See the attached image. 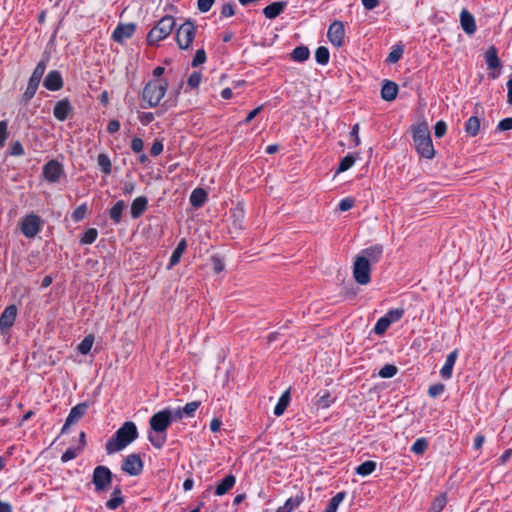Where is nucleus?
<instances>
[{"label": "nucleus", "mask_w": 512, "mask_h": 512, "mask_svg": "<svg viewBox=\"0 0 512 512\" xmlns=\"http://www.w3.org/2000/svg\"><path fill=\"white\" fill-rule=\"evenodd\" d=\"M174 418V413L170 409H164L154 414L149 421L151 431L149 433V441L151 444L160 449L166 442V430L170 426Z\"/></svg>", "instance_id": "obj_1"}, {"label": "nucleus", "mask_w": 512, "mask_h": 512, "mask_svg": "<svg viewBox=\"0 0 512 512\" xmlns=\"http://www.w3.org/2000/svg\"><path fill=\"white\" fill-rule=\"evenodd\" d=\"M138 437L137 427L133 422H125L108 440L106 451L108 454L115 453L124 449Z\"/></svg>", "instance_id": "obj_2"}, {"label": "nucleus", "mask_w": 512, "mask_h": 512, "mask_svg": "<svg viewBox=\"0 0 512 512\" xmlns=\"http://www.w3.org/2000/svg\"><path fill=\"white\" fill-rule=\"evenodd\" d=\"M413 142L417 152L424 158L432 159L435 150L430 137L428 125L425 122L419 123L412 127Z\"/></svg>", "instance_id": "obj_3"}, {"label": "nucleus", "mask_w": 512, "mask_h": 512, "mask_svg": "<svg viewBox=\"0 0 512 512\" xmlns=\"http://www.w3.org/2000/svg\"><path fill=\"white\" fill-rule=\"evenodd\" d=\"M194 32V23L189 20L175 19L173 16H164L154 26L151 32Z\"/></svg>", "instance_id": "obj_4"}, {"label": "nucleus", "mask_w": 512, "mask_h": 512, "mask_svg": "<svg viewBox=\"0 0 512 512\" xmlns=\"http://www.w3.org/2000/svg\"><path fill=\"white\" fill-rule=\"evenodd\" d=\"M167 87L168 84L166 81L155 80L149 82L144 88L143 100L146 101L150 107L158 105L164 97Z\"/></svg>", "instance_id": "obj_5"}, {"label": "nucleus", "mask_w": 512, "mask_h": 512, "mask_svg": "<svg viewBox=\"0 0 512 512\" xmlns=\"http://www.w3.org/2000/svg\"><path fill=\"white\" fill-rule=\"evenodd\" d=\"M371 264L365 257H356L353 265V277L360 285H366L370 282Z\"/></svg>", "instance_id": "obj_6"}, {"label": "nucleus", "mask_w": 512, "mask_h": 512, "mask_svg": "<svg viewBox=\"0 0 512 512\" xmlns=\"http://www.w3.org/2000/svg\"><path fill=\"white\" fill-rule=\"evenodd\" d=\"M112 481V473L105 466H97L93 471L92 482L96 492L106 491Z\"/></svg>", "instance_id": "obj_7"}, {"label": "nucleus", "mask_w": 512, "mask_h": 512, "mask_svg": "<svg viewBox=\"0 0 512 512\" xmlns=\"http://www.w3.org/2000/svg\"><path fill=\"white\" fill-rule=\"evenodd\" d=\"M42 226L41 218L36 214H28L21 221V231L27 238L35 237Z\"/></svg>", "instance_id": "obj_8"}, {"label": "nucleus", "mask_w": 512, "mask_h": 512, "mask_svg": "<svg viewBox=\"0 0 512 512\" xmlns=\"http://www.w3.org/2000/svg\"><path fill=\"white\" fill-rule=\"evenodd\" d=\"M42 174L48 182L56 183L64 174L63 166L56 160H50L43 166Z\"/></svg>", "instance_id": "obj_9"}, {"label": "nucleus", "mask_w": 512, "mask_h": 512, "mask_svg": "<svg viewBox=\"0 0 512 512\" xmlns=\"http://www.w3.org/2000/svg\"><path fill=\"white\" fill-rule=\"evenodd\" d=\"M17 316V308L15 305H9L5 308L0 316V330L2 333L9 330L16 319Z\"/></svg>", "instance_id": "obj_10"}, {"label": "nucleus", "mask_w": 512, "mask_h": 512, "mask_svg": "<svg viewBox=\"0 0 512 512\" xmlns=\"http://www.w3.org/2000/svg\"><path fill=\"white\" fill-rule=\"evenodd\" d=\"M88 409V405L86 403H80L74 406L66 418L65 424L62 428V433H64L67 428L75 423H77L86 413Z\"/></svg>", "instance_id": "obj_11"}, {"label": "nucleus", "mask_w": 512, "mask_h": 512, "mask_svg": "<svg viewBox=\"0 0 512 512\" xmlns=\"http://www.w3.org/2000/svg\"><path fill=\"white\" fill-rule=\"evenodd\" d=\"M142 461L138 455L131 454L123 462L122 469L130 475H138L142 471Z\"/></svg>", "instance_id": "obj_12"}, {"label": "nucleus", "mask_w": 512, "mask_h": 512, "mask_svg": "<svg viewBox=\"0 0 512 512\" xmlns=\"http://www.w3.org/2000/svg\"><path fill=\"white\" fill-rule=\"evenodd\" d=\"M71 105L67 99L58 101L53 109L54 117L59 121H65L71 113Z\"/></svg>", "instance_id": "obj_13"}, {"label": "nucleus", "mask_w": 512, "mask_h": 512, "mask_svg": "<svg viewBox=\"0 0 512 512\" xmlns=\"http://www.w3.org/2000/svg\"><path fill=\"white\" fill-rule=\"evenodd\" d=\"M44 86L51 91L60 90L63 86V81L60 73L56 70L50 71L44 79Z\"/></svg>", "instance_id": "obj_14"}, {"label": "nucleus", "mask_w": 512, "mask_h": 512, "mask_svg": "<svg viewBox=\"0 0 512 512\" xmlns=\"http://www.w3.org/2000/svg\"><path fill=\"white\" fill-rule=\"evenodd\" d=\"M457 356H458V353L456 350L452 351L451 353H449L447 355L445 364L440 370V374L444 379L451 378L453 367L456 362Z\"/></svg>", "instance_id": "obj_15"}, {"label": "nucleus", "mask_w": 512, "mask_h": 512, "mask_svg": "<svg viewBox=\"0 0 512 512\" xmlns=\"http://www.w3.org/2000/svg\"><path fill=\"white\" fill-rule=\"evenodd\" d=\"M398 93V86L396 83L391 81H386L381 89V97L385 101H392L396 98Z\"/></svg>", "instance_id": "obj_16"}, {"label": "nucleus", "mask_w": 512, "mask_h": 512, "mask_svg": "<svg viewBox=\"0 0 512 512\" xmlns=\"http://www.w3.org/2000/svg\"><path fill=\"white\" fill-rule=\"evenodd\" d=\"M147 199L143 196L137 197L131 204V216L136 219L140 217L147 208Z\"/></svg>", "instance_id": "obj_17"}, {"label": "nucleus", "mask_w": 512, "mask_h": 512, "mask_svg": "<svg viewBox=\"0 0 512 512\" xmlns=\"http://www.w3.org/2000/svg\"><path fill=\"white\" fill-rule=\"evenodd\" d=\"M382 247L381 246H373L367 249H364L357 257H365L366 261H368L370 264L376 263L381 254H382Z\"/></svg>", "instance_id": "obj_18"}, {"label": "nucleus", "mask_w": 512, "mask_h": 512, "mask_svg": "<svg viewBox=\"0 0 512 512\" xmlns=\"http://www.w3.org/2000/svg\"><path fill=\"white\" fill-rule=\"evenodd\" d=\"M285 7V2H273L264 8L263 13L267 18L274 19L284 11Z\"/></svg>", "instance_id": "obj_19"}, {"label": "nucleus", "mask_w": 512, "mask_h": 512, "mask_svg": "<svg viewBox=\"0 0 512 512\" xmlns=\"http://www.w3.org/2000/svg\"><path fill=\"white\" fill-rule=\"evenodd\" d=\"M236 479L233 475H227L216 487L215 494L222 496L226 494L235 485Z\"/></svg>", "instance_id": "obj_20"}, {"label": "nucleus", "mask_w": 512, "mask_h": 512, "mask_svg": "<svg viewBox=\"0 0 512 512\" xmlns=\"http://www.w3.org/2000/svg\"><path fill=\"white\" fill-rule=\"evenodd\" d=\"M460 23L465 32H474L476 29L474 17L467 10L461 12Z\"/></svg>", "instance_id": "obj_21"}, {"label": "nucleus", "mask_w": 512, "mask_h": 512, "mask_svg": "<svg viewBox=\"0 0 512 512\" xmlns=\"http://www.w3.org/2000/svg\"><path fill=\"white\" fill-rule=\"evenodd\" d=\"M485 61L487 63V66L489 69H498L501 66V62L497 55V50L495 47L491 46L489 49L485 52Z\"/></svg>", "instance_id": "obj_22"}, {"label": "nucleus", "mask_w": 512, "mask_h": 512, "mask_svg": "<svg viewBox=\"0 0 512 512\" xmlns=\"http://www.w3.org/2000/svg\"><path fill=\"white\" fill-rule=\"evenodd\" d=\"M481 128V121L476 116H471L465 123V132L468 136L475 137Z\"/></svg>", "instance_id": "obj_23"}, {"label": "nucleus", "mask_w": 512, "mask_h": 512, "mask_svg": "<svg viewBox=\"0 0 512 512\" xmlns=\"http://www.w3.org/2000/svg\"><path fill=\"white\" fill-rule=\"evenodd\" d=\"M207 200V193L201 188H196L190 195V203L195 208H200Z\"/></svg>", "instance_id": "obj_24"}, {"label": "nucleus", "mask_w": 512, "mask_h": 512, "mask_svg": "<svg viewBox=\"0 0 512 512\" xmlns=\"http://www.w3.org/2000/svg\"><path fill=\"white\" fill-rule=\"evenodd\" d=\"M303 501V496L302 495H296L295 497H291L289 499L286 500V502L284 503V505L280 506L276 512H292L293 510H295L296 508L299 507V505L302 503Z\"/></svg>", "instance_id": "obj_25"}, {"label": "nucleus", "mask_w": 512, "mask_h": 512, "mask_svg": "<svg viewBox=\"0 0 512 512\" xmlns=\"http://www.w3.org/2000/svg\"><path fill=\"white\" fill-rule=\"evenodd\" d=\"M186 247H187V242L185 239H182L178 243L176 249L173 251V253L171 255L169 266H168L169 269L179 263L182 254L186 250Z\"/></svg>", "instance_id": "obj_26"}, {"label": "nucleus", "mask_w": 512, "mask_h": 512, "mask_svg": "<svg viewBox=\"0 0 512 512\" xmlns=\"http://www.w3.org/2000/svg\"><path fill=\"white\" fill-rule=\"evenodd\" d=\"M198 407H199V402H197V401L187 403L182 409L173 411L174 418H182L184 415L190 417L194 414V412L198 409Z\"/></svg>", "instance_id": "obj_27"}, {"label": "nucleus", "mask_w": 512, "mask_h": 512, "mask_svg": "<svg viewBox=\"0 0 512 512\" xmlns=\"http://www.w3.org/2000/svg\"><path fill=\"white\" fill-rule=\"evenodd\" d=\"M289 402H290V392L287 390L279 398L278 403L276 404V406L274 408V414L276 416H281L284 413V411L286 410Z\"/></svg>", "instance_id": "obj_28"}, {"label": "nucleus", "mask_w": 512, "mask_h": 512, "mask_svg": "<svg viewBox=\"0 0 512 512\" xmlns=\"http://www.w3.org/2000/svg\"><path fill=\"white\" fill-rule=\"evenodd\" d=\"M310 56V51L306 46H298L291 52V58L296 62H304Z\"/></svg>", "instance_id": "obj_29"}, {"label": "nucleus", "mask_w": 512, "mask_h": 512, "mask_svg": "<svg viewBox=\"0 0 512 512\" xmlns=\"http://www.w3.org/2000/svg\"><path fill=\"white\" fill-rule=\"evenodd\" d=\"M124 499L121 495L120 489H115L111 495V498L107 501L106 506L108 509L115 510L121 506Z\"/></svg>", "instance_id": "obj_30"}, {"label": "nucleus", "mask_w": 512, "mask_h": 512, "mask_svg": "<svg viewBox=\"0 0 512 512\" xmlns=\"http://www.w3.org/2000/svg\"><path fill=\"white\" fill-rule=\"evenodd\" d=\"M39 83L40 81L38 79L30 77L27 88L23 94V98L25 101H29L33 98L38 89Z\"/></svg>", "instance_id": "obj_31"}, {"label": "nucleus", "mask_w": 512, "mask_h": 512, "mask_svg": "<svg viewBox=\"0 0 512 512\" xmlns=\"http://www.w3.org/2000/svg\"><path fill=\"white\" fill-rule=\"evenodd\" d=\"M126 205L124 201L120 200L118 201L110 210V218L115 222L119 223L121 221L123 210L125 209Z\"/></svg>", "instance_id": "obj_32"}, {"label": "nucleus", "mask_w": 512, "mask_h": 512, "mask_svg": "<svg viewBox=\"0 0 512 512\" xmlns=\"http://www.w3.org/2000/svg\"><path fill=\"white\" fill-rule=\"evenodd\" d=\"M357 159V155L348 154L346 155L340 162L339 167L337 169V173H342L350 169Z\"/></svg>", "instance_id": "obj_33"}, {"label": "nucleus", "mask_w": 512, "mask_h": 512, "mask_svg": "<svg viewBox=\"0 0 512 512\" xmlns=\"http://www.w3.org/2000/svg\"><path fill=\"white\" fill-rule=\"evenodd\" d=\"M315 60L320 65H326L329 62V51L326 47L320 46L315 51Z\"/></svg>", "instance_id": "obj_34"}, {"label": "nucleus", "mask_w": 512, "mask_h": 512, "mask_svg": "<svg viewBox=\"0 0 512 512\" xmlns=\"http://www.w3.org/2000/svg\"><path fill=\"white\" fill-rule=\"evenodd\" d=\"M93 343H94V336L93 335H87L78 345L77 349L78 351L83 354V355H86L87 353L90 352L92 346H93Z\"/></svg>", "instance_id": "obj_35"}, {"label": "nucleus", "mask_w": 512, "mask_h": 512, "mask_svg": "<svg viewBox=\"0 0 512 512\" xmlns=\"http://www.w3.org/2000/svg\"><path fill=\"white\" fill-rule=\"evenodd\" d=\"M375 468L376 463L374 461H365L356 468V472L361 476H367L374 472Z\"/></svg>", "instance_id": "obj_36"}, {"label": "nucleus", "mask_w": 512, "mask_h": 512, "mask_svg": "<svg viewBox=\"0 0 512 512\" xmlns=\"http://www.w3.org/2000/svg\"><path fill=\"white\" fill-rule=\"evenodd\" d=\"M345 498L344 492L337 493L329 502L325 512H336L339 505L342 503V501Z\"/></svg>", "instance_id": "obj_37"}, {"label": "nucleus", "mask_w": 512, "mask_h": 512, "mask_svg": "<svg viewBox=\"0 0 512 512\" xmlns=\"http://www.w3.org/2000/svg\"><path fill=\"white\" fill-rule=\"evenodd\" d=\"M193 35L194 34H176V41L179 48L187 49L193 42Z\"/></svg>", "instance_id": "obj_38"}, {"label": "nucleus", "mask_w": 512, "mask_h": 512, "mask_svg": "<svg viewBox=\"0 0 512 512\" xmlns=\"http://www.w3.org/2000/svg\"><path fill=\"white\" fill-rule=\"evenodd\" d=\"M97 163L105 174H109L111 172V161L106 154H99Z\"/></svg>", "instance_id": "obj_39"}, {"label": "nucleus", "mask_w": 512, "mask_h": 512, "mask_svg": "<svg viewBox=\"0 0 512 512\" xmlns=\"http://www.w3.org/2000/svg\"><path fill=\"white\" fill-rule=\"evenodd\" d=\"M446 502H447L446 496L444 494L439 495L433 501L431 508H430V512H441L443 510V508L445 507Z\"/></svg>", "instance_id": "obj_40"}, {"label": "nucleus", "mask_w": 512, "mask_h": 512, "mask_svg": "<svg viewBox=\"0 0 512 512\" xmlns=\"http://www.w3.org/2000/svg\"><path fill=\"white\" fill-rule=\"evenodd\" d=\"M332 402H333V399H332L330 393L328 391H325L323 393V395L319 396V398L317 399L316 405L318 406V408L326 409V408L330 407Z\"/></svg>", "instance_id": "obj_41"}, {"label": "nucleus", "mask_w": 512, "mask_h": 512, "mask_svg": "<svg viewBox=\"0 0 512 512\" xmlns=\"http://www.w3.org/2000/svg\"><path fill=\"white\" fill-rule=\"evenodd\" d=\"M403 54V47L400 45L394 46L387 57V61L390 63H396Z\"/></svg>", "instance_id": "obj_42"}, {"label": "nucleus", "mask_w": 512, "mask_h": 512, "mask_svg": "<svg viewBox=\"0 0 512 512\" xmlns=\"http://www.w3.org/2000/svg\"><path fill=\"white\" fill-rule=\"evenodd\" d=\"M98 236V232L94 228L88 229L81 238V243L83 244H92Z\"/></svg>", "instance_id": "obj_43"}, {"label": "nucleus", "mask_w": 512, "mask_h": 512, "mask_svg": "<svg viewBox=\"0 0 512 512\" xmlns=\"http://www.w3.org/2000/svg\"><path fill=\"white\" fill-rule=\"evenodd\" d=\"M391 324L389 323V320H387L384 316L381 317L375 327H374V332L378 335H382L390 326Z\"/></svg>", "instance_id": "obj_44"}, {"label": "nucleus", "mask_w": 512, "mask_h": 512, "mask_svg": "<svg viewBox=\"0 0 512 512\" xmlns=\"http://www.w3.org/2000/svg\"><path fill=\"white\" fill-rule=\"evenodd\" d=\"M404 314L403 309H392L387 312V314L384 316L387 320H389V323L392 324L402 318Z\"/></svg>", "instance_id": "obj_45"}, {"label": "nucleus", "mask_w": 512, "mask_h": 512, "mask_svg": "<svg viewBox=\"0 0 512 512\" xmlns=\"http://www.w3.org/2000/svg\"><path fill=\"white\" fill-rule=\"evenodd\" d=\"M396 373H397V368L395 366H393V365L387 364V365H384L380 369L379 376H381L382 378H391Z\"/></svg>", "instance_id": "obj_46"}, {"label": "nucleus", "mask_w": 512, "mask_h": 512, "mask_svg": "<svg viewBox=\"0 0 512 512\" xmlns=\"http://www.w3.org/2000/svg\"><path fill=\"white\" fill-rule=\"evenodd\" d=\"M427 448V441L423 438L417 439L411 447L415 454H422Z\"/></svg>", "instance_id": "obj_47"}, {"label": "nucleus", "mask_w": 512, "mask_h": 512, "mask_svg": "<svg viewBox=\"0 0 512 512\" xmlns=\"http://www.w3.org/2000/svg\"><path fill=\"white\" fill-rule=\"evenodd\" d=\"M444 390H445V386L441 383H437V384H434L429 387L428 394L430 397L436 398V397L440 396L441 394H443Z\"/></svg>", "instance_id": "obj_48"}, {"label": "nucleus", "mask_w": 512, "mask_h": 512, "mask_svg": "<svg viewBox=\"0 0 512 512\" xmlns=\"http://www.w3.org/2000/svg\"><path fill=\"white\" fill-rule=\"evenodd\" d=\"M79 453H80V448H69L63 453L61 460L64 463L68 462V461L76 458Z\"/></svg>", "instance_id": "obj_49"}, {"label": "nucleus", "mask_w": 512, "mask_h": 512, "mask_svg": "<svg viewBox=\"0 0 512 512\" xmlns=\"http://www.w3.org/2000/svg\"><path fill=\"white\" fill-rule=\"evenodd\" d=\"M45 69H46V63L44 60L40 61L38 63V65L36 66V68L34 69L31 77L32 78H35V79H38L39 81H41L42 77H43V74L45 72Z\"/></svg>", "instance_id": "obj_50"}, {"label": "nucleus", "mask_w": 512, "mask_h": 512, "mask_svg": "<svg viewBox=\"0 0 512 512\" xmlns=\"http://www.w3.org/2000/svg\"><path fill=\"white\" fill-rule=\"evenodd\" d=\"M355 204V200L353 198H344L340 201L338 207L342 212L350 210Z\"/></svg>", "instance_id": "obj_51"}, {"label": "nucleus", "mask_w": 512, "mask_h": 512, "mask_svg": "<svg viewBox=\"0 0 512 512\" xmlns=\"http://www.w3.org/2000/svg\"><path fill=\"white\" fill-rule=\"evenodd\" d=\"M359 129H360L359 124L356 123L355 125H353L352 130L350 132V137H351V139L353 141V145L355 147L359 146L360 142H361L360 137H359Z\"/></svg>", "instance_id": "obj_52"}, {"label": "nucleus", "mask_w": 512, "mask_h": 512, "mask_svg": "<svg viewBox=\"0 0 512 512\" xmlns=\"http://www.w3.org/2000/svg\"><path fill=\"white\" fill-rule=\"evenodd\" d=\"M446 130H447L446 123L444 121H438L434 127V134L436 137L440 138L445 135Z\"/></svg>", "instance_id": "obj_53"}, {"label": "nucleus", "mask_w": 512, "mask_h": 512, "mask_svg": "<svg viewBox=\"0 0 512 512\" xmlns=\"http://www.w3.org/2000/svg\"><path fill=\"white\" fill-rule=\"evenodd\" d=\"M206 60V54H205V51L203 49H200L196 52L194 58H193V61H192V66L196 67L200 64H203Z\"/></svg>", "instance_id": "obj_54"}, {"label": "nucleus", "mask_w": 512, "mask_h": 512, "mask_svg": "<svg viewBox=\"0 0 512 512\" xmlns=\"http://www.w3.org/2000/svg\"><path fill=\"white\" fill-rule=\"evenodd\" d=\"M329 41L336 47H340L344 44V34H328Z\"/></svg>", "instance_id": "obj_55"}, {"label": "nucleus", "mask_w": 512, "mask_h": 512, "mask_svg": "<svg viewBox=\"0 0 512 512\" xmlns=\"http://www.w3.org/2000/svg\"><path fill=\"white\" fill-rule=\"evenodd\" d=\"M202 79V76L198 72L192 73L188 78V85L192 88L198 87Z\"/></svg>", "instance_id": "obj_56"}, {"label": "nucleus", "mask_w": 512, "mask_h": 512, "mask_svg": "<svg viewBox=\"0 0 512 512\" xmlns=\"http://www.w3.org/2000/svg\"><path fill=\"white\" fill-rule=\"evenodd\" d=\"M215 0H198L197 7L201 12H207L211 9Z\"/></svg>", "instance_id": "obj_57"}, {"label": "nucleus", "mask_w": 512, "mask_h": 512, "mask_svg": "<svg viewBox=\"0 0 512 512\" xmlns=\"http://www.w3.org/2000/svg\"><path fill=\"white\" fill-rule=\"evenodd\" d=\"M11 155L13 156H21L24 154V148L19 141H15L11 145Z\"/></svg>", "instance_id": "obj_58"}, {"label": "nucleus", "mask_w": 512, "mask_h": 512, "mask_svg": "<svg viewBox=\"0 0 512 512\" xmlns=\"http://www.w3.org/2000/svg\"><path fill=\"white\" fill-rule=\"evenodd\" d=\"M163 151V143L162 141L160 140H155L151 149H150V153L152 156H158L162 153Z\"/></svg>", "instance_id": "obj_59"}, {"label": "nucleus", "mask_w": 512, "mask_h": 512, "mask_svg": "<svg viewBox=\"0 0 512 512\" xmlns=\"http://www.w3.org/2000/svg\"><path fill=\"white\" fill-rule=\"evenodd\" d=\"M498 129L500 131L512 130V118H505L501 120L498 124Z\"/></svg>", "instance_id": "obj_60"}, {"label": "nucleus", "mask_w": 512, "mask_h": 512, "mask_svg": "<svg viewBox=\"0 0 512 512\" xmlns=\"http://www.w3.org/2000/svg\"><path fill=\"white\" fill-rule=\"evenodd\" d=\"M234 14V5L231 3L224 4L221 9V15L223 17H230Z\"/></svg>", "instance_id": "obj_61"}, {"label": "nucleus", "mask_w": 512, "mask_h": 512, "mask_svg": "<svg viewBox=\"0 0 512 512\" xmlns=\"http://www.w3.org/2000/svg\"><path fill=\"white\" fill-rule=\"evenodd\" d=\"M131 149L135 152V153H139L142 151L143 149V141L140 139V138H134L132 139V142H131Z\"/></svg>", "instance_id": "obj_62"}, {"label": "nucleus", "mask_w": 512, "mask_h": 512, "mask_svg": "<svg viewBox=\"0 0 512 512\" xmlns=\"http://www.w3.org/2000/svg\"><path fill=\"white\" fill-rule=\"evenodd\" d=\"M86 213V206L81 205L79 206L74 212H73V218L76 221H80L83 219L84 215Z\"/></svg>", "instance_id": "obj_63"}, {"label": "nucleus", "mask_w": 512, "mask_h": 512, "mask_svg": "<svg viewBox=\"0 0 512 512\" xmlns=\"http://www.w3.org/2000/svg\"><path fill=\"white\" fill-rule=\"evenodd\" d=\"M212 265L215 273H220L224 270V264L218 257L212 258Z\"/></svg>", "instance_id": "obj_64"}]
</instances>
